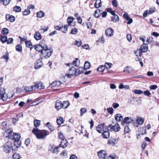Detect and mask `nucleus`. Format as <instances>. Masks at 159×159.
<instances>
[{"instance_id": "nucleus-1", "label": "nucleus", "mask_w": 159, "mask_h": 159, "mask_svg": "<svg viewBox=\"0 0 159 159\" xmlns=\"http://www.w3.org/2000/svg\"><path fill=\"white\" fill-rule=\"evenodd\" d=\"M32 132L38 139H44L49 134V132L46 130H40L37 128L33 129Z\"/></svg>"}, {"instance_id": "nucleus-2", "label": "nucleus", "mask_w": 159, "mask_h": 159, "mask_svg": "<svg viewBox=\"0 0 159 159\" xmlns=\"http://www.w3.org/2000/svg\"><path fill=\"white\" fill-rule=\"evenodd\" d=\"M43 49L41 52L40 57L41 59L48 58L50 57L52 53V50L51 48H48L47 45L43 46Z\"/></svg>"}, {"instance_id": "nucleus-3", "label": "nucleus", "mask_w": 159, "mask_h": 159, "mask_svg": "<svg viewBox=\"0 0 159 159\" xmlns=\"http://www.w3.org/2000/svg\"><path fill=\"white\" fill-rule=\"evenodd\" d=\"M81 73L82 71H80L79 69H76L75 67L71 66V67L69 69V70L67 72L65 75L67 78H71L74 75L75 76L81 74Z\"/></svg>"}, {"instance_id": "nucleus-4", "label": "nucleus", "mask_w": 159, "mask_h": 159, "mask_svg": "<svg viewBox=\"0 0 159 159\" xmlns=\"http://www.w3.org/2000/svg\"><path fill=\"white\" fill-rule=\"evenodd\" d=\"M13 138L14 140V143L15 147H17L20 144V141H19L20 138V134L19 133L13 134Z\"/></svg>"}, {"instance_id": "nucleus-5", "label": "nucleus", "mask_w": 159, "mask_h": 159, "mask_svg": "<svg viewBox=\"0 0 159 159\" xmlns=\"http://www.w3.org/2000/svg\"><path fill=\"white\" fill-rule=\"evenodd\" d=\"M11 145V143L9 141L4 144L3 146V150L6 153H9L10 152L12 148Z\"/></svg>"}, {"instance_id": "nucleus-6", "label": "nucleus", "mask_w": 159, "mask_h": 159, "mask_svg": "<svg viewBox=\"0 0 159 159\" xmlns=\"http://www.w3.org/2000/svg\"><path fill=\"white\" fill-rule=\"evenodd\" d=\"M120 129V127L118 123H116L114 125H110L107 127V130L111 131H114L115 132H117L119 131Z\"/></svg>"}, {"instance_id": "nucleus-7", "label": "nucleus", "mask_w": 159, "mask_h": 159, "mask_svg": "<svg viewBox=\"0 0 159 159\" xmlns=\"http://www.w3.org/2000/svg\"><path fill=\"white\" fill-rule=\"evenodd\" d=\"M45 42V41L44 40H42L41 42V44L35 45L34 46V48L37 51L40 52L41 53L42 50L43 49V46L46 45V44H44Z\"/></svg>"}, {"instance_id": "nucleus-8", "label": "nucleus", "mask_w": 159, "mask_h": 159, "mask_svg": "<svg viewBox=\"0 0 159 159\" xmlns=\"http://www.w3.org/2000/svg\"><path fill=\"white\" fill-rule=\"evenodd\" d=\"M34 85L35 87V90L36 89H43L44 88L43 84L40 81H38L34 82Z\"/></svg>"}, {"instance_id": "nucleus-9", "label": "nucleus", "mask_w": 159, "mask_h": 159, "mask_svg": "<svg viewBox=\"0 0 159 159\" xmlns=\"http://www.w3.org/2000/svg\"><path fill=\"white\" fill-rule=\"evenodd\" d=\"M68 27V25H66L64 27H60L59 26H56L55 27V28L57 30H61L64 33H66L67 31V29Z\"/></svg>"}, {"instance_id": "nucleus-10", "label": "nucleus", "mask_w": 159, "mask_h": 159, "mask_svg": "<svg viewBox=\"0 0 159 159\" xmlns=\"http://www.w3.org/2000/svg\"><path fill=\"white\" fill-rule=\"evenodd\" d=\"M43 65L41 59H38L35 64L34 68L36 69H39Z\"/></svg>"}, {"instance_id": "nucleus-11", "label": "nucleus", "mask_w": 159, "mask_h": 159, "mask_svg": "<svg viewBox=\"0 0 159 159\" xmlns=\"http://www.w3.org/2000/svg\"><path fill=\"white\" fill-rule=\"evenodd\" d=\"M105 33L107 36L111 37L114 34V30L111 28H108L106 30Z\"/></svg>"}, {"instance_id": "nucleus-12", "label": "nucleus", "mask_w": 159, "mask_h": 159, "mask_svg": "<svg viewBox=\"0 0 159 159\" xmlns=\"http://www.w3.org/2000/svg\"><path fill=\"white\" fill-rule=\"evenodd\" d=\"M99 157L101 158H105L107 156V153L106 151L101 150L98 152Z\"/></svg>"}, {"instance_id": "nucleus-13", "label": "nucleus", "mask_w": 159, "mask_h": 159, "mask_svg": "<svg viewBox=\"0 0 159 159\" xmlns=\"http://www.w3.org/2000/svg\"><path fill=\"white\" fill-rule=\"evenodd\" d=\"M2 91L4 93L2 95V97L1 98V99L4 101L6 100L8 98L10 99L12 98L14 96V94H12L11 96H9L8 94L5 93L4 90H3Z\"/></svg>"}, {"instance_id": "nucleus-14", "label": "nucleus", "mask_w": 159, "mask_h": 159, "mask_svg": "<svg viewBox=\"0 0 159 159\" xmlns=\"http://www.w3.org/2000/svg\"><path fill=\"white\" fill-rule=\"evenodd\" d=\"M24 90L26 92H31L35 90V87L34 85L32 86H27L24 88Z\"/></svg>"}, {"instance_id": "nucleus-15", "label": "nucleus", "mask_w": 159, "mask_h": 159, "mask_svg": "<svg viewBox=\"0 0 159 159\" xmlns=\"http://www.w3.org/2000/svg\"><path fill=\"white\" fill-rule=\"evenodd\" d=\"M104 124L98 125L96 128L97 131L99 133H102L104 131Z\"/></svg>"}, {"instance_id": "nucleus-16", "label": "nucleus", "mask_w": 159, "mask_h": 159, "mask_svg": "<svg viewBox=\"0 0 159 159\" xmlns=\"http://www.w3.org/2000/svg\"><path fill=\"white\" fill-rule=\"evenodd\" d=\"M139 134L137 136V139H140L139 137L140 135H143V134H146L145 129L143 128H140L139 129Z\"/></svg>"}, {"instance_id": "nucleus-17", "label": "nucleus", "mask_w": 159, "mask_h": 159, "mask_svg": "<svg viewBox=\"0 0 159 159\" xmlns=\"http://www.w3.org/2000/svg\"><path fill=\"white\" fill-rule=\"evenodd\" d=\"M55 105V107L58 110H59L62 108V103L58 100L56 101Z\"/></svg>"}, {"instance_id": "nucleus-18", "label": "nucleus", "mask_w": 159, "mask_h": 159, "mask_svg": "<svg viewBox=\"0 0 159 159\" xmlns=\"http://www.w3.org/2000/svg\"><path fill=\"white\" fill-rule=\"evenodd\" d=\"M140 50L142 52H145L148 50V45L147 44L144 43L141 47Z\"/></svg>"}, {"instance_id": "nucleus-19", "label": "nucleus", "mask_w": 159, "mask_h": 159, "mask_svg": "<svg viewBox=\"0 0 159 159\" xmlns=\"http://www.w3.org/2000/svg\"><path fill=\"white\" fill-rule=\"evenodd\" d=\"M116 140L115 139L110 138L108 141V143L110 145L114 146L116 145Z\"/></svg>"}, {"instance_id": "nucleus-20", "label": "nucleus", "mask_w": 159, "mask_h": 159, "mask_svg": "<svg viewBox=\"0 0 159 159\" xmlns=\"http://www.w3.org/2000/svg\"><path fill=\"white\" fill-rule=\"evenodd\" d=\"M61 84V83L60 81H57L50 84V86L51 87H58Z\"/></svg>"}, {"instance_id": "nucleus-21", "label": "nucleus", "mask_w": 159, "mask_h": 159, "mask_svg": "<svg viewBox=\"0 0 159 159\" xmlns=\"http://www.w3.org/2000/svg\"><path fill=\"white\" fill-rule=\"evenodd\" d=\"M123 16L127 20H128L127 22L128 24H130L132 22L133 20L132 19L130 18V17L128 16L127 14H124Z\"/></svg>"}, {"instance_id": "nucleus-22", "label": "nucleus", "mask_w": 159, "mask_h": 159, "mask_svg": "<svg viewBox=\"0 0 159 159\" xmlns=\"http://www.w3.org/2000/svg\"><path fill=\"white\" fill-rule=\"evenodd\" d=\"M34 37L36 40H38L41 39L42 36L39 32L36 31L34 34Z\"/></svg>"}, {"instance_id": "nucleus-23", "label": "nucleus", "mask_w": 159, "mask_h": 159, "mask_svg": "<svg viewBox=\"0 0 159 159\" xmlns=\"http://www.w3.org/2000/svg\"><path fill=\"white\" fill-rule=\"evenodd\" d=\"M115 120L117 121H120L123 120V118L121 114H117L115 116Z\"/></svg>"}, {"instance_id": "nucleus-24", "label": "nucleus", "mask_w": 159, "mask_h": 159, "mask_svg": "<svg viewBox=\"0 0 159 159\" xmlns=\"http://www.w3.org/2000/svg\"><path fill=\"white\" fill-rule=\"evenodd\" d=\"M124 121L126 124H129L134 120L131 117H126L124 118Z\"/></svg>"}, {"instance_id": "nucleus-25", "label": "nucleus", "mask_w": 159, "mask_h": 159, "mask_svg": "<svg viewBox=\"0 0 159 159\" xmlns=\"http://www.w3.org/2000/svg\"><path fill=\"white\" fill-rule=\"evenodd\" d=\"M68 143V142L66 139H63L61 140L60 143V146L61 147L65 148L67 146Z\"/></svg>"}, {"instance_id": "nucleus-26", "label": "nucleus", "mask_w": 159, "mask_h": 159, "mask_svg": "<svg viewBox=\"0 0 159 159\" xmlns=\"http://www.w3.org/2000/svg\"><path fill=\"white\" fill-rule=\"evenodd\" d=\"M112 15L113 16L111 17V20L114 22H118L119 20V16L115 14Z\"/></svg>"}, {"instance_id": "nucleus-27", "label": "nucleus", "mask_w": 159, "mask_h": 159, "mask_svg": "<svg viewBox=\"0 0 159 159\" xmlns=\"http://www.w3.org/2000/svg\"><path fill=\"white\" fill-rule=\"evenodd\" d=\"M108 131L104 130L102 134V137L104 139H107L109 136V133Z\"/></svg>"}, {"instance_id": "nucleus-28", "label": "nucleus", "mask_w": 159, "mask_h": 159, "mask_svg": "<svg viewBox=\"0 0 159 159\" xmlns=\"http://www.w3.org/2000/svg\"><path fill=\"white\" fill-rule=\"evenodd\" d=\"M12 131L10 130H8L4 133V135L6 137L10 138L12 135Z\"/></svg>"}, {"instance_id": "nucleus-29", "label": "nucleus", "mask_w": 159, "mask_h": 159, "mask_svg": "<svg viewBox=\"0 0 159 159\" xmlns=\"http://www.w3.org/2000/svg\"><path fill=\"white\" fill-rule=\"evenodd\" d=\"M70 104L69 102L65 101L62 103V108L64 109H66L70 105Z\"/></svg>"}, {"instance_id": "nucleus-30", "label": "nucleus", "mask_w": 159, "mask_h": 159, "mask_svg": "<svg viewBox=\"0 0 159 159\" xmlns=\"http://www.w3.org/2000/svg\"><path fill=\"white\" fill-rule=\"evenodd\" d=\"M64 121L63 118L61 117H57V122L58 125H60L63 123Z\"/></svg>"}, {"instance_id": "nucleus-31", "label": "nucleus", "mask_w": 159, "mask_h": 159, "mask_svg": "<svg viewBox=\"0 0 159 159\" xmlns=\"http://www.w3.org/2000/svg\"><path fill=\"white\" fill-rule=\"evenodd\" d=\"M6 18L7 20L8 19V20L11 22H13L15 20L14 16L12 15L10 16L9 15H7L6 16Z\"/></svg>"}, {"instance_id": "nucleus-32", "label": "nucleus", "mask_w": 159, "mask_h": 159, "mask_svg": "<svg viewBox=\"0 0 159 159\" xmlns=\"http://www.w3.org/2000/svg\"><path fill=\"white\" fill-rule=\"evenodd\" d=\"M74 20V18L73 17L70 16L67 18V21L68 24L67 25H68V27L70 25H71V24L73 22Z\"/></svg>"}, {"instance_id": "nucleus-33", "label": "nucleus", "mask_w": 159, "mask_h": 159, "mask_svg": "<svg viewBox=\"0 0 159 159\" xmlns=\"http://www.w3.org/2000/svg\"><path fill=\"white\" fill-rule=\"evenodd\" d=\"M101 0H96V2L94 4V6L95 8H98L101 7Z\"/></svg>"}, {"instance_id": "nucleus-34", "label": "nucleus", "mask_w": 159, "mask_h": 159, "mask_svg": "<svg viewBox=\"0 0 159 159\" xmlns=\"http://www.w3.org/2000/svg\"><path fill=\"white\" fill-rule=\"evenodd\" d=\"M80 61L78 58H76L75 60L73 61V64L75 66H78L80 64Z\"/></svg>"}, {"instance_id": "nucleus-35", "label": "nucleus", "mask_w": 159, "mask_h": 159, "mask_svg": "<svg viewBox=\"0 0 159 159\" xmlns=\"http://www.w3.org/2000/svg\"><path fill=\"white\" fill-rule=\"evenodd\" d=\"M44 13L42 11H40L37 13V16L39 18H41L43 17L44 16Z\"/></svg>"}, {"instance_id": "nucleus-36", "label": "nucleus", "mask_w": 159, "mask_h": 159, "mask_svg": "<svg viewBox=\"0 0 159 159\" xmlns=\"http://www.w3.org/2000/svg\"><path fill=\"white\" fill-rule=\"evenodd\" d=\"M101 15L100 11L99 10H97L95 11L94 16L96 18H98Z\"/></svg>"}, {"instance_id": "nucleus-37", "label": "nucleus", "mask_w": 159, "mask_h": 159, "mask_svg": "<svg viewBox=\"0 0 159 159\" xmlns=\"http://www.w3.org/2000/svg\"><path fill=\"white\" fill-rule=\"evenodd\" d=\"M90 63L88 61H86L84 64V68L85 69H88L90 67Z\"/></svg>"}, {"instance_id": "nucleus-38", "label": "nucleus", "mask_w": 159, "mask_h": 159, "mask_svg": "<svg viewBox=\"0 0 159 159\" xmlns=\"http://www.w3.org/2000/svg\"><path fill=\"white\" fill-rule=\"evenodd\" d=\"M26 46L28 48H30L31 49L32 48V43L29 41H27L25 42Z\"/></svg>"}, {"instance_id": "nucleus-39", "label": "nucleus", "mask_w": 159, "mask_h": 159, "mask_svg": "<svg viewBox=\"0 0 159 159\" xmlns=\"http://www.w3.org/2000/svg\"><path fill=\"white\" fill-rule=\"evenodd\" d=\"M16 50L18 52H21L22 50V48L21 45L20 44L17 45L16 47Z\"/></svg>"}, {"instance_id": "nucleus-40", "label": "nucleus", "mask_w": 159, "mask_h": 159, "mask_svg": "<svg viewBox=\"0 0 159 159\" xmlns=\"http://www.w3.org/2000/svg\"><path fill=\"white\" fill-rule=\"evenodd\" d=\"M1 58L4 59L6 61H7L9 58V55L8 52H7L4 55L2 56Z\"/></svg>"}, {"instance_id": "nucleus-41", "label": "nucleus", "mask_w": 159, "mask_h": 159, "mask_svg": "<svg viewBox=\"0 0 159 159\" xmlns=\"http://www.w3.org/2000/svg\"><path fill=\"white\" fill-rule=\"evenodd\" d=\"M134 53L136 56L141 57L142 55V52L139 49H137L134 52Z\"/></svg>"}, {"instance_id": "nucleus-42", "label": "nucleus", "mask_w": 159, "mask_h": 159, "mask_svg": "<svg viewBox=\"0 0 159 159\" xmlns=\"http://www.w3.org/2000/svg\"><path fill=\"white\" fill-rule=\"evenodd\" d=\"M136 121L139 125H140L142 124L144 122L143 119L141 117H138Z\"/></svg>"}, {"instance_id": "nucleus-43", "label": "nucleus", "mask_w": 159, "mask_h": 159, "mask_svg": "<svg viewBox=\"0 0 159 159\" xmlns=\"http://www.w3.org/2000/svg\"><path fill=\"white\" fill-rule=\"evenodd\" d=\"M40 121L38 120H34V126L36 128L37 127L39 126L40 125Z\"/></svg>"}, {"instance_id": "nucleus-44", "label": "nucleus", "mask_w": 159, "mask_h": 159, "mask_svg": "<svg viewBox=\"0 0 159 159\" xmlns=\"http://www.w3.org/2000/svg\"><path fill=\"white\" fill-rule=\"evenodd\" d=\"M7 38L6 36H1L0 40L2 43H4L7 41Z\"/></svg>"}, {"instance_id": "nucleus-45", "label": "nucleus", "mask_w": 159, "mask_h": 159, "mask_svg": "<svg viewBox=\"0 0 159 159\" xmlns=\"http://www.w3.org/2000/svg\"><path fill=\"white\" fill-rule=\"evenodd\" d=\"M105 67L104 65H101L97 69V70L98 71L103 72L105 69Z\"/></svg>"}, {"instance_id": "nucleus-46", "label": "nucleus", "mask_w": 159, "mask_h": 159, "mask_svg": "<svg viewBox=\"0 0 159 159\" xmlns=\"http://www.w3.org/2000/svg\"><path fill=\"white\" fill-rule=\"evenodd\" d=\"M1 32L3 34L7 35L9 33L8 30L6 28H4L2 29Z\"/></svg>"}, {"instance_id": "nucleus-47", "label": "nucleus", "mask_w": 159, "mask_h": 159, "mask_svg": "<svg viewBox=\"0 0 159 159\" xmlns=\"http://www.w3.org/2000/svg\"><path fill=\"white\" fill-rule=\"evenodd\" d=\"M21 10V8L19 6H15L13 8V10L16 12H20Z\"/></svg>"}, {"instance_id": "nucleus-48", "label": "nucleus", "mask_w": 159, "mask_h": 159, "mask_svg": "<svg viewBox=\"0 0 159 159\" xmlns=\"http://www.w3.org/2000/svg\"><path fill=\"white\" fill-rule=\"evenodd\" d=\"M12 157L13 159H20V157L18 154L15 153L13 155Z\"/></svg>"}, {"instance_id": "nucleus-49", "label": "nucleus", "mask_w": 159, "mask_h": 159, "mask_svg": "<svg viewBox=\"0 0 159 159\" xmlns=\"http://www.w3.org/2000/svg\"><path fill=\"white\" fill-rule=\"evenodd\" d=\"M58 138L59 139L61 140H62L63 139H65V137L63 134L61 132L59 133V134H58Z\"/></svg>"}, {"instance_id": "nucleus-50", "label": "nucleus", "mask_w": 159, "mask_h": 159, "mask_svg": "<svg viewBox=\"0 0 159 159\" xmlns=\"http://www.w3.org/2000/svg\"><path fill=\"white\" fill-rule=\"evenodd\" d=\"M78 30L76 28H74L71 29L70 34H75L78 32Z\"/></svg>"}, {"instance_id": "nucleus-51", "label": "nucleus", "mask_w": 159, "mask_h": 159, "mask_svg": "<svg viewBox=\"0 0 159 159\" xmlns=\"http://www.w3.org/2000/svg\"><path fill=\"white\" fill-rule=\"evenodd\" d=\"M112 66V64L110 63L106 62L104 66L107 69L110 68Z\"/></svg>"}, {"instance_id": "nucleus-52", "label": "nucleus", "mask_w": 159, "mask_h": 159, "mask_svg": "<svg viewBox=\"0 0 159 159\" xmlns=\"http://www.w3.org/2000/svg\"><path fill=\"white\" fill-rule=\"evenodd\" d=\"M107 159H117V157L115 154H112L109 156Z\"/></svg>"}, {"instance_id": "nucleus-53", "label": "nucleus", "mask_w": 159, "mask_h": 159, "mask_svg": "<svg viewBox=\"0 0 159 159\" xmlns=\"http://www.w3.org/2000/svg\"><path fill=\"white\" fill-rule=\"evenodd\" d=\"M23 117V113L22 112L16 115V117L17 119H16V121H18L19 119V118L22 117Z\"/></svg>"}, {"instance_id": "nucleus-54", "label": "nucleus", "mask_w": 159, "mask_h": 159, "mask_svg": "<svg viewBox=\"0 0 159 159\" xmlns=\"http://www.w3.org/2000/svg\"><path fill=\"white\" fill-rule=\"evenodd\" d=\"M155 10L156 8L155 7H153L150 8L149 10L148 11V12H149V14H152L153 13L155 12Z\"/></svg>"}, {"instance_id": "nucleus-55", "label": "nucleus", "mask_w": 159, "mask_h": 159, "mask_svg": "<svg viewBox=\"0 0 159 159\" xmlns=\"http://www.w3.org/2000/svg\"><path fill=\"white\" fill-rule=\"evenodd\" d=\"M82 43L81 41L79 40H76L75 42V44L78 47H80L82 44Z\"/></svg>"}, {"instance_id": "nucleus-56", "label": "nucleus", "mask_w": 159, "mask_h": 159, "mask_svg": "<svg viewBox=\"0 0 159 159\" xmlns=\"http://www.w3.org/2000/svg\"><path fill=\"white\" fill-rule=\"evenodd\" d=\"M134 93L136 94H141L143 93V92L140 90L136 89L134 91Z\"/></svg>"}, {"instance_id": "nucleus-57", "label": "nucleus", "mask_w": 159, "mask_h": 159, "mask_svg": "<svg viewBox=\"0 0 159 159\" xmlns=\"http://www.w3.org/2000/svg\"><path fill=\"white\" fill-rule=\"evenodd\" d=\"M107 110L108 113L111 115H112L113 113V109L112 107L108 108L107 109Z\"/></svg>"}, {"instance_id": "nucleus-58", "label": "nucleus", "mask_w": 159, "mask_h": 159, "mask_svg": "<svg viewBox=\"0 0 159 159\" xmlns=\"http://www.w3.org/2000/svg\"><path fill=\"white\" fill-rule=\"evenodd\" d=\"M30 13V11L28 10H25L23 12V15L24 16L27 15L29 14Z\"/></svg>"}, {"instance_id": "nucleus-59", "label": "nucleus", "mask_w": 159, "mask_h": 159, "mask_svg": "<svg viewBox=\"0 0 159 159\" xmlns=\"http://www.w3.org/2000/svg\"><path fill=\"white\" fill-rule=\"evenodd\" d=\"M87 111V109L85 108H81L80 110V116H82L83 114V113L86 112Z\"/></svg>"}, {"instance_id": "nucleus-60", "label": "nucleus", "mask_w": 159, "mask_h": 159, "mask_svg": "<svg viewBox=\"0 0 159 159\" xmlns=\"http://www.w3.org/2000/svg\"><path fill=\"white\" fill-rule=\"evenodd\" d=\"M153 38L152 37H149V38H148L147 40V42L148 43V44H151L153 41Z\"/></svg>"}, {"instance_id": "nucleus-61", "label": "nucleus", "mask_w": 159, "mask_h": 159, "mask_svg": "<svg viewBox=\"0 0 159 159\" xmlns=\"http://www.w3.org/2000/svg\"><path fill=\"white\" fill-rule=\"evenodd\" d=\"M126 38L129 42H131L132 40V36L130 34H127L126 35Z\"/></svg>"}, {"instance_id": "nucleus-62", "label": "nucleus", "mask_w": 159, "mask_h": 159, "mask_svg": "<svg viewBox=\"0 0 159 159\" xmlns=\"http://www.w3.org/2000/svg\"><path fill=\"white\" fill-rule=\"evenodd\" d=\"M130 131V129L128 126H125V128L124 132L125 133H128Z\"/></svg>"}, {"instance_id": "nucleus-63", "label": "nucleus", "mask_w": 159, "mask_h": 159, "mask_svg": "<svg viewBox=\"0 0 159 159\" xmlns=\"http://www.w3.org/2000/svg\"><path fill=\"white\" fill-rule=\"evenodd\" d=\"M147 145V143L146 142L143 141V142L142 144L141 145V147L143 149V150H144L145 148V147H146Z\"/></svg>"}, {"instance_id": "nucleus-64", "label": "nucleus", "mask_w": 159, "mask_h": 159, "mask_svg": "<svg viewBox=\"0 0 159 159\" xmlns=\"http://www.w3.org/2000/svg\"><path fill=\"white\" fill-rule=\"evenodd\" d=\"M11 1V0H3L2 2L4 5H8Z\"/></svg>"}]
</instances>
